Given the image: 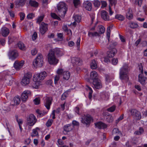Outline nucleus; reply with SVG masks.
I'll return each instance as SVG.
<instances>
[{"instance_id": "f257e3e1", "label": "nucleus", "mask_w": 147, "mask_h": 147, "mask_svg": "<svg viewBox=\"0 0 147 147\" xmlns=\"http://www.w3.org/2000/svg\"><path fill=\"white\" fill-rule=\"evenodd\" d=\"M128 71V65L127 64H124L120 69L119 72V77L121 80H125L126 81L128 80L127 75Z\"/></svg>"}, {"instance_id": "f03ea898", "label": "nucleus", "mask_w": 147, "mask_h": 147, "mask_svg": "<svg viewBox=\"0 0 147 147\" xmlns=\"http://www.w3.org/2000/svg\"><path fill=\"white\" fill-rule=\"evenodd\" d=\"M48 61L50 64L56 65L58 62V60L56 57L54 52L50 51L47 55Z\"/></svg>"}, {"instance_id": "7ed1b4c3", "label": "nucleus", "mask_w": 147, "mask_h": 147, "mask_svg": "<svg viewBox=\"0 0 147 147\" xmlns=\"http://www.w3.org/2000/svg\"><path fill=\"white\" fill-rule=\"evenodd\" d=\"M57 9L58 11L61 13L62 16H64L67 9V5L64 2H59L57 6Z\"/></svg>"}, {"instance_id": "20e7f679", "label": "nucleus", "mask_w": 147, "mask_h": 147, "mask_svg": "<svg viewBox=\"0 0 147 147\" xmlns=\"http://www.w3.org/2000/svg\"><path fill=\"white\" fill-rule=\"evenodd\" d=\"M44 63L43 58L42 54H38L36 59L34 60L33 65L35 67H41L42 66Z\"/></svg>"}, {"instance_id": "39448f33", "label": "nucleus", "mask_w": 147, "mask_h": 147, "mask_svg": "<svg viewBox=\"0 0 147 147\" xmlns=\"http://www.w3.org/2000/svg\"><path fill=\"white\" fill-rule=\"evenodd\" d=\"M32 75L30 72H28L24 76L22 79L21 82L23 85L25 86L28 84L30 82V79L31 78Z\"/></svg>"}, {"instance_id": "423d86ee", "label": "nucleus", "mask_w": 147, "mask_h": 147, "mask_svg": "<svg viewBox=\"0 0 147 147\" xmlns=\"http://www.w3.org/2000/svg\"><path fill=\"white\" fill-rule=\"evenodd\" d=\"M37 119L33 114L30 115L27 119V125L30 126L33 125L36 123Z\"/></svg>"}, {"instance_id": "0eeeda50", "label": "nucleus", "mask_w": 147, "mask_h": 147, "mask_svg": "<svg viewBox=\"0 0 147 147\" xmlns=\"http://www.w3.org/2000/svg\"><path fill=\"white\" fill-rule=\"evenodd\" d=\"M92 119L91 116L89 115H84L81 117V121L82 123L87 125L90 123Z\"/></svg>"}, {"instance_id": "6e6552de", "label": "nucleus", "mask_w": 147, "mask_h": 147, "mask_svg": "<svg viewBox=\"0 0 147 147\" xmlns=\"http://www.w3.org/2000/svg\"><path fill=\"white\" fill-rule=\"evenodd\" d=\"M48 25L43 22H41L39 27L40 32L41 34H44L47 30Z\"/></svg>"}, {"instance_id": "1a4fd4ad", "label": "nucleus", "mask_w": 147, "mask_h": 147, "mask_svg": "<svg viewBox=\"0 0 147 147\" xmlns=\"http://www.w3.org/2000/svg\"><path fill=\"white\" fill-rule=\"evenodd\" d=\"M24 64V61L23 60L20 61H16L13 64V66L16 70H19L22 68Z\"/></svg>"}, {"instance_id": "9d476101", "label": "nucleus", "mask_w": 147, "mask_h": 147, "mask_svg": "<svg viewBox=\"0 0 147 147\" xmlns=\"http://www.w3.org/2000/svg\"><path fill=\"white\" fill-rule=\"evenodd\" d=\"M131 114L137 120H140L141 118L140 112L136 109H132L131 111Z\"/></svg>"}, {"instance_id": "9b49d317", "label": "nucleus", "mask_w": 147, "mask_h": 147, "mask_svg": "<svg viewBox=\"0 0 147 147\" xmlns=\"http://www.w3.org/2000/svg\"><path fill=\"white\" fill-rule=\"evenodd\" d=\"M31 94V92L28 90L24 91L22 94L21 98L23 102H25L28 99V97Z\"/></svg>"}, {"instance_id": "f8f14e48", "label": "nucleus", "mask_w": 147, "mask_h": 147, "mask_svg": "<svg viewBox=\"0 0 147 147\" xmlns=\"http://www.w3.org/2000/svg\"><path fill=\"white\" fill-rule=\"evenodd\" d=\"M9 58L12 60H14L18 56V54L16 50L10 51L8 54Z\"/></svg>"}, {"instance_id": "ddd939ff", "label": "nucleus", "mask_w": 147, "mask_h": 147, "mask_svg": "<svg viewBox=\"0 0 147 147\" xmlns=\"http://www.w3.org/2000/svg\"><path fill=\"white\" fill-rule=\"evenodd\" d=\"M93 84L94 87L97 89H100L102 87L101 81L98 79L93 80Z\"/></svg>"}, {"instance_id": "4468645a", "label": "nucleus", "mask_w": 147, "mask_h": 147, "mask_svg": "<svg viewBox=\"0 0 147 147\" xmlns=\"http://www.w3.org/2000/svg\"><path fill=\"white\" fill-rule=\"evenodd\" d=\"M52 98L51 97H47L44 100L45 105L48 109H49L51 104Z\"/></svg>"}, {"instance_id": "2eb2a0df", "label": "nucleus", "mask_w": 147, "mask_h": 147, "mask_svg": "<svg viewBox=\"0 0 147 147\" xmlns=\"http://www.w3.org/2000/svg\"><path fill=\"white\" fill-rule=\"evenodd\" d=\"M101 16L102 18L105 21H108L110 20V18L107 12L105 10L101 11Z\"/></svg>"}, {"instance_id": "dca6fc26", "label": "nucleus", "mask_w": 147, "mask_h": 147, "mask_svg": "<svg viewBox=\"0 0 147 147\" xmlns=\"http://www.w3.org/2000/svg\"><path fill=\"white\" fill-rule=\"evenodd\" d=\"M63 129V132L64 134H66L67 133L71 131L72 130L73 127L71 124H67L64 126Z\"/></svg>"}, {"instance_id": "f3484780", "label": "nucleus", "mask_w": 147, "mask_h": 147, "mask_svg": "<svg viewBox=\"0 0 147 147\" xmlns=\"http://www.w3.org/2000/svg\"><path fill=\"white\" fill-rule=\"evenodd\" d=\"M1 33L3 36L6 37L9 34V30L6 27H3L1 29Z\"/></svg>"}, {"instance_id": "a211bd4d", "label": "nucleus", "mask_w": 147, "mask_h": 147, "mask_svg": "<svg viewBox=\"0 0 147 147\" xmlns=\"http://www.w3.org/2000/svg\"><path fill=\"white\" fill-rule=\"evenodd\" d=\"M71 61L73 64H76L78 65H81L82 62V60L78 57L72 58L71 59Z\"/></svg>"}, {"instance_id": "6ab92c4d", "label": "nucleus", "mask_w": 147, "mask_h": 147, "mask_svg": "<svg viewBox=\"0 0 147 147\" xmlns=\"http://www.w3.org/2000/svg\"><path fill=\"white\" fill-rule=\"evenodd\" d=\"M83 6L88 11H90L92 9V3L89 1H84L83 3Z\"/></svg>"}, {"instance_id": "aec40b11", "label": "nucleus", "mask_w": 147, "mask_h": 147, "mask_svg": "<svg viewBox=\"0 0 147 147\" xmlns=\"http://www.w3.org/2000/svg\"><path fill=\"white\" fill-rule=\"evenodd\" d=\"M146 78L144 76L143 74H139L138 76L139 81L142 85H145L146 84Z\"/></svg>"}, {"instance_id": "412c9836", "label": "nucleus", "mask_w": 147, "mask_h": 147, "mask_svg": "<svg viewBox=\"0 0 147 147\" xmlns=\"http://www.w3.org/2000/svg\"><path fill=\"white\" fill-rule=\"evenodd\" d=\"M95 124L96 127L100 129H105L107 127V125L106 124L101 122H99Z\"/></svg>"}, {"instance_id": "4be33fe9", "label": "nucleus", "mask_w": 147, "mask_h": 147, "mask_svg": "<svg viewBox=\"0 0 147 147\" xmlns=\"http://www.w3.org/2000/svg\"><path fill=\"white\" fill-rule=\"evenodd\" d=\"M63 69H58L57 71V75L55 77L54 82L55 84L57 83V81L59 80L60 77V75L62 74Z\"/></svg>"}, {"instance_id": "5701e85b", "label": "nucleus", "mask_w": 147, "mask_h": 147, "mask_svg": "<svg viewBox=\"0 0 147 147\" xmlns=\"http://www.w3.org/2000/svg\"><path fill=\"white\" fill-rule=\"evenodd\" d=\"M53 51L58 57L61 56L63 54V50L59 48H55Z\"/></svg>"}, {"instance_id": "b1692460", "label": "nucleus", "mask_w": 147, "mask_h": 147, "mask_svg": "<svg viewBox=\"0 0 147 147\" xmlns=\"http://www.w3.org/2000/svg\"><path fill=\"white\" fill-rule=\"evenodd\" d=\"M33 80L34 81H38L40 82L42 80L40 76L39 73L35 74L33 76Z\"/></svg>"}, {"instance_id": "393cba45", "label": "nucleus", "mask_w": 147, "mask_h": 147, "mask_svg": "<svg viewBox=\"0 0 147 147\" xmlns=\"http://www.w3.org/2000/svg\"><path fill=\"white\" fill-rule=\"evenodd\" d=\"M73 18L75 20V22H73V25H76V22L79 23L80 22L81 19V17L80 16L78 15H76L74 16Z\"/></svg>"}, {"instance_id": "a878e982", "label": "nucleus", "mask_w": 147, "mask_h": 147, "mask_svg": "<svg viewBox=\"0 0 147 147\" xmlns=\"http://www.w3.org/2000/svg\"><path fill=\"white\" fill-rule=\"evenodd\" d=\"M26 0H17L15 4L18 7L22 6L25 4Z\"/></svg>"}, {"instance_id": "bb28decb", "label": "nucleus", "mask_w": 147, "mask_h": 147, "mask_svg": "<svg viewBox=\"0 0 147 147\" xmlns=\"http://www.w3.org/2000/svg\"><path fill=\"white\" fill-rule=\"evenodd\" d=\"M90 77L93 80L98 79V74L95 71H92L90 73Z\"/></svg>"}, {"instance_id": "cd10ccee", "label": "nucleus", "mask_w": 147, "mask_h": 147, "mask_svg": "<svg viewBox=\"0 0 147 147\" xmlns=\"http://www.w3.org/2000/svg\"><path fill=\"white\" fill-rule=\"evenodd\" d=\"M38 131H39V129L38 127H36L33 129L31 134V136L32 137H37L38 135Z\"/></svg>"}, {"instance_id": "c85d7f7f", "label": "nucleus", "mask_w": 147, "mask_h": 147, "mask_svg": "<svg viewBox=\"0 0 147 147\" xmlns=\"http://www.w3.org/2000/svg\"><path fill=\"white\" fill-rule=\"evenodd\" d=\"M63 74V78L64 79L67 80H68L70 77V73L68 71H63L62 73Z\"/></svg>"}, {"instance_id": "c756f323", "label": "nucleus", "mask_w": 147, "mask_h": 147, "mask_svg": "<svg viewBox=\"0 0 147 147\" xmlns=\"http://www.w3.org/2000/svg\"><path fill=\"white\" fill-rule=\"evenodd\" d=\"M126 17L129 20H131L133 16L131 9H129L128 11L126 14Z\"/></svg>"}, {"instance_id": "7c9ffc66", "label": "nucleus", "mask_w": 147, "mask_h": 147, "mask_svg": "<svg viewBox=\"0 0 147 147\" xmlns=\"http://www.w3.org/2000/svg\"><path fill=\"white\" fill-rule=\"evenodd\" d=\"M40 84V82H34V81L31 84V86L33 88H38V87Z\"/></svg>"}, {"instance_id": "2f4dec72", "label": "nucleus", "mask_w": 147, "mask_h": 147, "mask_svg": "<svg viewBox=\"0 0 147 147\" xmlns=\"http://www.w3.org/2000/svg\"><path fill=\"white\" fill-rule=\"evenodd\" d=\"M88 36L90 37H94L99 36V34L98 32H92L91 31H89L88 33Z\"/></svg>"}, {"instance_id": "473e14b6", "label": "nucleus", "mask_w": 147, "mask_h": 147, "mask_svg": "<svg viewBox=\"0 0 147 147\" xmlns=\"http://www.w3.org/2000/svg\"><path fill=\"white\" fill-rule=\"evenodd\" d=\"M29 4L31 6L34 7H37L38 5V4L37 2L33 0L30 1L29 2Z\"/></svg>"}, {"instance_id": "72a5a7b5", "label": "nucleus", "mask_w": 147, "mask_h": 147, "mask_svg": "<svg viewBox=\"0 0 147 147\" xmlns=\"http://www.w3.org/2000/svg\"><path fill=\"white\" fill-rule=\"evenodd\" d=\"M90 67L92 69H95L97 68V65L96 61L94 60L92 61L90 64Z\"/></svg>"}, {"instance_id": "f704fd0d", "label": "nucleus", "mask_w": 147, "mask_h": 147, "mask_svg": "<svg viewBox=\"0 0 147 147\" xmlns=\"http://www.w3.org/2000/svg\"><path fill=\"white\" fill-rule=\"evenodd\" d=\"M98 31L99 34L103 33L105 31V28L102 26H98Z\"/></svg>"}, {"instance_id": "c9c22d12", "label": "nucleus", "mask_w": 147, "mask_h": 147, "mask_svg": "<svg viewBox=\"0 0 147 147\" xmlns=\"http://www.w3.org/2000/svg\"><path fill=\"white\" fill-rule=\"evenodd\" d=\"M121 133L119 129L117 128H114L112 132V134L113 135H118L121 134Z\"/></svg>"}, {"instance_id": "e433bc0d", "label": "nucleus", "mask_w": 147, "mask_h": 147, "mask_svg": "<svg viewBox=\"0 0 147 147\" xmlns=\"http://www.w3.org/2000/svg\"><path fill=\"white\" fill-rule=\"evenodd\" d=\"M17 46L20 49L24 50L25 49V46L24 44L22 42H20L17 44Z\"/></svg>"}, {"instance_id": "4c0bfd02", "label": "nucleus", "mask_w": 147, "mask_h": 147, "mask_svg": "<svg viewBox=\"0 0 147 147\" xmlns=\"http://www.w3.org/2000/svg\"><path fill=\"white\" fill-rule=\"evenodd\" d=\"M13 100L15 105H19L20 101V99L18 96H16L15 97Z\"/></svg>"}, {"instance_id": "58836bf2", "label": "nucleus", "mask_w": 147, "mask_h": 147, "mask_svg": "<svg viewBox=\"0 0 147 147\" xmlns=\"http://www.w3.org/2000/svg\"><path fill=\"white\" fill-rule=\"evenodd\" d=\"M13 81L12 78L10 76L8 77V78L5 80V82L9 86L11 85L12 84Z\"/></svg>"}, {"instance_id": "ea45409f", "label": "nucleus", "mask_w": 147, "mask_h": 147, "mask_svg": "<svg viewBox=\"0 0 147 147\" xmlns=\"http://www.w3.org/2000/svg\"><path fill=\"white\" fill-rule=\"evenodd\" d=\"M101 98L103 100H107L109 98V96L107 93H105L102 94Z\"/></svg>"}, {"instance_id": "a19ab883", "label": "nucleus", "mask_w": 147, "mask_h": 147, "mask_svg": "<svg viewBox=\"0 0 147 147\" xmlns=\"http://www.w3.org/2000/svg\"><path fill=\"white\" fill-rule=\"evenodd\" d=\"M73 3L75 7H77L80 5L81 2L80 0H73Z\"/></svg>"}, {"instance_id": "79ce46f5", "label": "nucleus", "mask_w": 147, "mask_h": 147, "mask_svg": "<svg viewBox=\"0 0 147 147\" xmlns=\"http://www.w3.org/2000/svg\"><path fill=\"white\" fill-rule=\"evenodd\" d=\"M44 17V15H42L38 16L36 19V23L38 24H40V22L43 20Z\"/></svg>"}, {"instance_id": "37998d69", "label": "nucleus", "mask_w": 147, "mask_h": 147, "mask_svg": "<svg viewBox=\"0 0 147 147\" xmlns=\"http://www.w3.org/2000/svg\"><path fill=\"white\" fill-rule=\"evenodd\" d=\"M87 90H89L88 97L89 99H91L92 97V90L91 88L88 86H87Z\"/></svg>"}, {"instance_id": "c03bdc74", "label": "nucleus", "mask_w": 147, "mask_h": 147, "mask_svg": "<svg viewBox=\"0 0 147 147\" xmlns=\"http://www.w3.org/2000/svg\"><path fill=\"white\" fill-rule=\"evenodd\" d=\"M39 74L42 80H43L47 75V73L45 71L41 72Z\"/></svg>"}, {"instance_id": "a18cd8bd", "label": "nucleus", "mask_w": 147, "mask_h": 147, "mask_svg": "<svg viewBox=\"0 0 147 147\" xmlns=\"http://www.w3.org/2000/svg\"><path fill=\"white\" fill-rule=\"evenodd\" d=\"M115 18L116 19L121 21H123L125 19V17L123 15L120 14H117L115 16Z\"/></svg>"}, {"instance_id": "49530a36", "label": "nucleus", "mask_w": 147, "mask_h": 147, "mask_svg": "<svg viewBox=\"0 0 147 147\" xmlns=\"http://www.w3.org/2000/svg\"><path fill=\"white\" fill-rule=\"evenodd\" d=\"M114 120L113 117L111 115L108 116L106 118V120L109 123H112Z\"/></svg>"}, {"instance_id": "de8ad7c7", "label": "nucleus", "mask_w": 147, "mask_h": 147, "mask_svg": "<svg viewBox=\"0 0 147 147\" xmlns=\"http://www.w3.org/2000/svg\"><path fill=\"white\" fill-rule=\"evenodd\" d=\"M36 113L40 116H42L46 114V112H45L43 111H41L39 109H37L36 110Z\"/></svg>"}, {"instance_id": "09e8293b", "label": "nucleus", "mask_w": 147, "mask_h": 147, "mask_svg": "<svg viewBox=\"0 0 147 147\" xmlns=\"http://www.w3.org/2000/svg\"><path fill=\"white\" fill-rule=\"evenodd\" d=\"M53 122V120L52 119H49L46 123V126L48 127L50 126L51 125Z\"/></svg>"}, {"instance_id": "8fccbe9b", "label": "nucleus", "mask_w": 147, "mask_h": 147, "mask_svg": "<svg viewBox=\"0 0 147 147\" xmlns=\"http://www.w3.org/2000/svg\"><path fill=\"white\" fill-rule=\"evenodd\" d=\"M116 107L115 105H113L110 108L107 109V111L109 112H113L115 109Z\"/></svg>"}, {"instance_id": "3c124183", "label": "nucleus", "mask_w": 147, "mask_h": 147, "mask_svg": "<svg viewBox=\"0 0 147 147\" xmlns=\"http://www.w3.org/2000/svg\"><path fill=\"white\" fill-rule=\"evenodd\" d=\"M138 26L137 24L135 23H131L129 24V26L132 28H137Z\"/></svg>"}, {"instance_id": "603ef678", "label": "nucleus", "mask_w": 147, "mask_h": 147, "mask_svg": "<svg viewBox=\"0 0 147 147\" xmlns=\"http://www.w3.org/2000/svg\"><path fill=\"white\" fill-rule=\"evenodd\" d=\"M68 94L67 92H64L62 95L61 96V99L62 100H65Z\"/></svg>"}, {"instance_id": "864d4df0", "label": "nucleus", "mask_w": 147, "mask_h": 147, "mask_svg": "<svg viewBox=\"0 0 147 147\" xmlns=\"http://www.w3.org/2000/svg\"><path fill=\"white\" fill-rule=\"evenodd\" d=\"M33 101L35 104L38 105L40 103V99L39 98H36Z\"/></svg>"}, {"instance_id": "5fc2aeb1", "label": "nucleus", "mask_w": 147, "mask_h": 147, "mask_svg": "<svg viewBox=\"0 0 147 147\" xmlns=\"http://www.w3.org/2000/svg\"><path fill=\"white\" fill-rule=\"evenodd\" d=\"M143 1V0H136L135 1V4L136 5H138L139 6H141Z\"/></svg>"}, {"instance_id": "6e6d98bb", "label": "nucleus", "mask_w": 147, "mask_h": 147, "mask_svg": "<svg viewBox=\"0 0 147 147\" xmlns=\"http://www.w3.org/2000/svg\"><path fill=\"white\" fill-rule=\"evenodd\" d=\"M34 17V15L32 13H30L28 14L27 16V17L28 19H31L33 18Z\"/></svg>"}, {"instance_id": "4d7b16f0", "label": "nucleus", "mask_w": 147, "mask_h": 147, "mask_svg": "<svg viewBox=\"0 0 147 147\" xmlns=\"http://www.w3.org/2000/svg\"><path fill=\"white\" fill-rule=\"evenodd\" d=\"M51 16L55 19L59 20L60 19V18L55 13H51Z\"/></svg>"}, {"instance_id": "13d9d810", "label": "nucleus", "mask_w": 147, "mask_h": 147, "mask_svg": "<svg viewBox=\"0 0 147 147\" xmlns=\"http://www.w3.org/2000/svg\"><path fill=\"white\" fill-rule=\"evenodd\" d=\"M94 5L95 7H98L100 4V2L98 0H94Z\"/></svg>"}, {"instance_id": "bf43d9fd", "label": "nucleus", "mask_w": 147, "mask_h": 147, "mask_svg": "<svg viewBox=\"0 0 147 147\" xmlns=\"http://www.w3.org/2000/svg\"><path fill=\"white\" fill-rule=\"evenodd\" d=\"M37 37V34L36 32H34L32 35V38L33 40H35Z\"/></svg>"}, {"instance_id": "052dcab7", "label": "nucleus", "mask_w": 147, "mask_h": 147, "mask_svg": "<svg viewBox=\"0 0 147 147\" xmlns=\"http://www.w3.org/2000/svg\"><path fill=\"white\" fill-rule=\"evenodd\" d=\"M16 119L19 125H21L23 123V121L21 119H18V117H16Z\"/></svg>"}, {"instance_id": "680f3d73", "label": "nucleus", "mask_w": 147, "mask_h": 147, "mask_svg": "<svg viewBox=\"0 0 147 147\" xmlns=\"http://www.w3.org/2000/svg\"><path fill=\"white\" fill-rule=\"evenodd\" d=\"M67 33V34L69 36V39H70V37L72 35V32L70 30H68L65 32Z\"/></svg>"}, {"instance_id": "e2e57ef3", "label": "nucleus", "mask_w": 147, "mask_h": 147, "mask_svg": "<svg viewBox=\"0 0 147 147\" xmlns=\"http://www.w3.org/2000/svg\"><path fill=\"white\" fill-rule=\"evenodd\" d=\"M118 62V61L117 59L113 58L112 60V63L113 65H116Z\"/></svg>"}, {"instance_id": "0e129e2a", "label": "nucleus", "mask_w": 147, "mask_h": 147, "mask_svg": "<svg viewBox=\"0 0 147 147\" xmlns=\"http://www.w3.org/2000/svg\"><path fill=\"white\" fill-rule=\"evenodd\" d=\"M106 81L108 82H110L112 79L110 78V76L108 75H106L105 76Z\"/></svg>"}, {"instance_id": "69168bd1", "label": "nucleus", "mask_w": 147, "mask_h": 147, "mask_svg": "<svg viewBox=\"0 0 147 147\" xmlns=\"http://www.w3.org/2000/svg\"><path fill=\"white\" fill-rule=\"evenodd\" d=\"M110 28H108L107 30V37L108 39V40L109 42V38H110Z\"/></svg>"}, {"instance_id": "338daca9", "label": "nucleus", "mask_w": 147, "mask_h": 147, "mask_svg": "<svg viewBox=\"0 0 147 147\" xmlns=\"http://www.w3.org/2000/svg\"><path fill=\"white\" fill-rule=\"evenodd\" d=\"M58 37L61 39L63 40V34L61 33H59L57 34Z\"/></svg>"}, {"instance_id": "774afa93", "label": "nucleus", "mask_w": 147, "mask_h": 147, "mask_svg": "<svg viewBox=\"0 0 147 147\" xmlns=\"http://www.w3.org/2000/svg\"><path fill=\"white\" fill-rule=\"evenodd\" d=\"M25 14L24 13H20V20H22L24 19L25 17Z\"/></svg>"}]
</instances>
